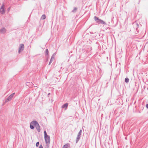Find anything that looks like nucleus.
I'll return each instance as SVG.
<instances>
[{"label":"nucleus","instance_id":"nucleus-1","mask_svg":"<svg viewBox=\"0 0 148 148\" xmlns=\"http://www.w3.org/2000/svg\"><path fill=\"white\" fill-rule=\"evenodd\" d=\"M44 138L46 144V146L48 147H49L50 143V137L49 136H48L46 131H44Z\"/></svg>","mask_w":148,"mask_h":148},{"label":"nucleus","instance_id":"nucleus-2","mask_svg":"<svg viewBox=\"0 0 148 148\" xmlns=\"http://www.w3.org/2000/svg\"><path fill=\"white\" fill-rule=\"evenodd\" d=\"M15 93H13L11 94L5 100L4 104L6 102L11 100L13 97L14 95H15Z\"/></svg>","mask_w":148,"mask_h":148},{"label":"nucleus","instance_id":"nucleus-3","mask_svg":"<svg viewBox=\"0 0 148 148\" xmlns=\"http://www.w3.org/2000/svg\"><path fill=\"white\" fill-rule=\"evenodd\" d=\"M38 122L36 121H32L30 124V127L31 129H34V126H35Z\"/></svg>","mask_w":148,"mask_h":148},{"label":"nucleus","instance_id":"nucleus-4","mask_svg":"<svg viewBox=\"0 0 148 148\" xmlns=\"http://www.w3.org/2000/svg\"><path fill=\"white\" fill-rule=\"evenodd\" d=\"M82 132V130H80L77 136L76 139V143H77L79 140Z\"/></svg>","mask_w":148,"mask_h":148},{"label":"nucleus","instance_id":"nucleus-5","mask_svg":"<svg viewBox=\"0 0 148 148\" xmlns=\"http://www.w3.org/2000/svg\"><path fill=\"white\" fill-rule=\"evenodd\" d=\"M24 49V45L23 44H21L20 45L19 50L18 53H20Z\"/></svg>","mask_w":148,"mask_h":148},{"label":"nucleus","instance_id":"nucleus-6","mask_svg":"<svg viewBox=\"0 0 148 148\" xmlns=\"http://www.w3.org/2000/svg\"><path fill=\"white\" fill-rule=\"evenodd\" d=\"M0 12L2 14H3L5 12V10L4 9V5L3 4L0 8Z\"/></svg>","mask_w":148,"mask_h":148},{"label":"nucleus","instance_id":"nucleus-7","mask_svg":"<svg viewBox=\"0 0 148 148\" xmlns=\"http://www.w3.org/2000/svg\"><path fill=\"white\" fill-rule=\"evenodd\" d=\"M35 126L38 131V132H40V126L38 123H37V124H36V125H35Z\"/></svg>","mask_w":148,"mask_h":148},{"label":"nucleus","instance_id":"nucleus-8","mask_svg":"<svg viewBox=\"0 0 148 148\" xmlns=\"http://www.w3.org/2000/svg\"><path fill=\"white\" fill-rule=\"evenodd\" d=\"M94 19L97 23H98V24H100V21L99 20H101L100 19H99L98 17H97L96 16H95L94 17Z\"/></svg>","mask_w":148,"mask_h":148},{"label":"nucleus","instance_id":"nucleus-9","mask_svg":"<svg viewBox=\"0 0 148 148\" xmlns=\"http://www.w3.org/2000/svg\"><path fill=\"white\" fill-rule=\"evenodd\" d=\"M6 32V29L5 28H3L0 29V33L1 34H4Z\"/></svg>","mask_w":148,"mask_h":148},{"label":"nucleus","instance_id":"nucleus-10","mask_svg":"<svg viewBox=\"0 0 148 148\" xmlns=\"http://www.w3.org/2000/svg\"><path fill=\"white\" fill-rule=\"evenodd\" d=\"M134 27L136 29V30H137L138 28L139 25L137 23H133Z\"/></svg>","mask_w":148,"mask_h":148},{"label":"nucleus","instance_id":"nucleus-11","mask_svg":"<svg viewBox=\"0 0 148 148\" xmlns=\"http://www.w3.org/2000/svg\"><path fill=\"white\" fill-rule=\"evenodd\" d=\"M68 105V103H66L62 106V108H65V109L66 110L67 109Z\"/></svg>","mask_w":148,"mask_h":148},{"label":"nucleus","instance_id":"nucleus-12","mask_svg":"<svg viewBox=\"0 0 148 148\" xmlns=\"http://www.w3.org/2000/svg\"><path fill=\"white\" fill-rule=\"evenodd\" d=\"M70 148V145L69 143H67L64 145L62 148Z\"/></svg>","mask_w":148,"mask_h":148},{"label":"nucleus","instance_id":"nucleus-13","mask_svg":"<svg viewBox=\"0 0 148 148\" xmlns=\"http://www.w3.org/2000/svg\"><path fill=\"white\" fill-rule=\"evenodd\" d=\"M33 84L32 82H27L26 85L29 86V87H31L33 86Z\"/></svg>","mask_w":148,"mask_h":148},{"label":"nucleus","instance_id":"nucleus-14","mask_svg":"<svg viewBox=\"0 0 148 148\" xmlns=\"http://www.w3.org/2000/svg\"><path fill=\"white\" fill-rule=\"evenodd\" d=\"M54 57H53L52 56H51V58L50 59V62L49 63V65H50L52 63V62L53 60L54 59Z\"/></svg>","mask_w":148,"mask_h":148},{"label":"nucleus","instance_id":"nucleus-15","mask_svg":"<svg viewBox=\"0 0 148 148\" xmlns=\"http://www.w3.org/2000/svg\"><path fill=\"white\" fill-rule=\"evenodd\" d=\"M100 21V23L102 24H104V25H106V24L105 23V22H104L103 20L101 19V20H99Z\"/></svg>","mask_w":148,"mask_h":148},{"label":"nucleus","instance_id":"nucleus-16","mask_svg":"<svg viewBox=\"0 0 148 148\" xmlns=\"http://www.w3.org/2000/svg\"><path fill=\"white\" fill-rule=\"evenodd\" d=\"M46 18V16L45 14H43L42 15L41 17V19L42 20H44Z\"/></svg>","mask_w":148,"mask_h":148},{"label":"nucleus","instance_id":"nucleus-17","mask_svg":"<svg viewBox=\"0 0 148 148\" xmlns=\"http://www.w3.org/2000/svg\"><path fill=\"white\" fill-rule=\"evenodd\" d=\"M49 51L48 49H47L45 50V55L48 56L49 55Z\"/></svg>","mask_w":148,"mask_h":148},{"label":"nucleus","instance_id":"nucleus-18","mask_svg":"<svg viewBox=\"0 0 148 148\" xmlns=\"http://www.w3.org/2000/svg\"><path fill=\"white\" fill-rule=\"evenodd\" d=\"M125 82L126 83H128L129 82V79L127 78V77H126L125 79Z\"/></svg>","mask_w":148,"mask_h":148},{"label":"nucleus","instance_id":"nucleus-19","mask_svg":"<svg viewBox=\"0 0 148 148\" xmlns=\"http://www.w3.org/2000/svg\"><path fill=\"white\" fill-rule=\"evenodd\" d=\"M77 8L76 7H74L73 9L72 10V12H75L77 10Z\"/></svg>","mask_w":148,"mask_h":148},{"label":"nucleus","instance_id":"nucleus-20","mask_svg":"<svg viewBox=\"0 0 148 148\" xmlns=\"http://www.w3.org/2000/svg\"><path fill=\"white\" fill-rule=\"evenodd\" d=\"M56 54V53L55 52L52 55V56L53 57L55 58V57Z\"/></svg>","mask_w":148,"mask_h":148},{"label":"nucleus","instance_id":"nucleus-21","mask_svg":"<svg viewBox=\"0 0 148 148\" xmlns=\"http://www.w3.org/2000/svg\"><path fill=\"white\" fill-rule=\"evenodd\" d=\"M39 145V142H38L36 143V147H38Z\"/></svg>","mask_w":148,"mask_h":148},{"label":"nucleus","instance_id":"nucleus-22","mask_svg":"<svg viewBox=\"0 0 148 148\" xmlns=\"http://www.w3.org/2000/svg\"><path fill=\"white\" fill-rule=\"evenodd\" d=\"M38 148H43V147L42 145H40L39 147Z\"/></svg>","mask_w":148,"mask_h":148},{"label":"nucleus","instance_id":"nucleus-23","mask_svg":"<svg viewBox=\"0 0 148 148\" xmlns=\"http://www.w3.org/2000/svg\"><path fill=\"white\" fill-rule=\"evenodd\" d=\"M146 107L147 108H148V104H147L146 105Z\"/></svg>","mask_w":148,"mask_h":148},{"label":"nucleus","instance_id":"nucleus-24","mask_svg":"<svg viewBox=\"0 0 148 148\" xmlns=\"http://www.w3.org/2000/svg\"><path fill=\"white\" fill-rule=\"evenodd\" d=\"M140 0H139V2H138V4H139V3H140Z\"/></svg>","mask_w":148,"mask_h":148}]
</instances>
